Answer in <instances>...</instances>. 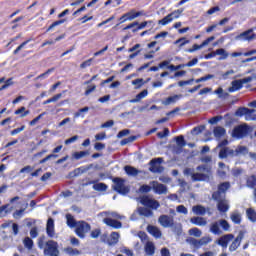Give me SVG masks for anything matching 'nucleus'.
<instances>
[{
  "label": "nucleus",
  "instance_id": "1",
  "mask_svg": "<svg viewBox=\"0 0 256 256\" xmlns=\"http://www.w3.org/2000/svg\"><path fill=\"white\" fill-rule=\"evenodd\" d=\"M45 235L38 238L37 245L40 249H43V253L46 256H59V243L55 240H48L45 242Z\"/></svg>",
  "mask_w": 256,
  "mask_h": 256
},
{
  "label": "nucleus",
  "instance_id": "2",
  "mask_svg": "<svg viewBox=\"0 0 256 256\" xmlns=\"http://www.w3.org/2000/svg\"><path fill=\"white\" fill-rule=\"evenodd\" d=\"M197 171L206 173H193L192 174V181H208L209 177H211V166H208L207 164H202L196 167Z\"/></svg>",
  "mask_w": 256,
  "mask_h": 256
},
{
  "label": "nucleus",
  "instance_id": "3",
  "mask_svg": "<svg viewBox=\"0 0 256 256\" xmlns=\"http://www.w3.org/2000/svg\"><path fill=\"white\" fill-rule=\"evenodd\" d=\"M114 185H112L113 191L119 193V195H127L129 193V187L125 186V179L115 177L112 179Z\"/></svg>",
  "mask_w": 256,
  "mask_h": 256
},
{
  "label": "nucleus",
  "instance_id": "4",
  "mask_svg": "<svg viewBox=\"0 0 256 256\" xmlns=\"http://www.w3.org/2000/svg\"><path fill=\"white\" fill-rule=\"evenodd\" d=\"M91 231V224L85 222L84 220L78 221V224L75 228V234L80 239H85V235Z\"/></svg>",
  "mask_w": 256,
  "mask_h": 256
},
{
  "label": "nucleus",
  "instance_id": "5",
  "mask_svg": "<svg viewBox=\"0 0 256 256\" xmlns=\"http://www.w3.org/2000/svg\"><path fill=\"white\" fill-rule=\"evenodd\" d=\"M140 203L141 205H143L144 207H147L151 211H157V209L161 207V203H159V201L153 198H150L147 195L140 197Z\"/></svg>",
  "mask_w": 256,
  "mask_h": 256
},
{
  "label": "nucleus",
  "instance_id": "6",
  "mask_svg": "<svg viewBox=\"0 0 256 256\" xmlns=\"http://www.w3.org/2000/svg\"><path fill=\"white\" fill-rule=\"evenodd\" d=\"M253 81L252 76H248L243 79L234 80L231 82V87L228 88L229 93H235V91H241L245 83H251Z\"/></svg>",
  "mask_w": 256,
  "mask_h": 256
},
{
  "label": "nucleus",
  "instance_id": "7",
  "mask_svg": "<svg viewBox=\"0 0 256 256\" xmlns=\"http://www.w3.org/2000/svg\"><path fill=\"white\" fill-rule=\"evenodd\" d=\"M247 135H249V125L247 124L238 125L232 130V137L234 139H243Z\"/></svg>",
  "mask_w": 256,
  "mask_h": 256
},
{
  "label": "nucleus",
  "instance_id": "8",
  "mask_svg": "<svg viewBox=\"0 0 256 256\" xmlns=\"http://www.w3.org/2000/svg\"><path fill=\"white\" fill-rule=\"evenodd\" d=\"M153 24L152 20L144 21L139 24V22L135 21L130 24H128L126 27L122 29V31H127L129 29H132V33H137V31H141V29H145L148 25Z\"/></svg>",
  "mask_w": 256,
  "mask_h": 256
},
{
  "label": "nucleus",
  "instance_id": "9",
  "mask_svg": "<svg viewBox=\"0 0 256 256\" xmlns=\"http://www.w3.org/2000/svg\"><path fill=\"white\" fill-rule=\"evenodd\" d=\"M161 163H163V158H154L149 162V171L151 173H163L164 168L161 166Z\"/></svg>",
  "mask_w": 256,
  "mask_h": 256
},
{
  "label": "nucleus",
  "instance_id": "10",
  "mask_svg": "<svg viewBox=\"0 0 256 256\" xmlns=\"http://www.w3.org/2000/svg\"><path fill=\"white\" fill-rule=\"evenodd\" d=\"M231 188V183L222 182L218 185V191L212 194V197L215 201L221 199V193H227L228 189Z\"/></svg>",
  "mask_w": 256,
  "mask_h": 256
},
{
  "label": "nucleus",
  "instance_id": "11",
  "mask_svg": "<svg viewBox=\"0 0 256 256\" xmlns=\"http://www.w3.org/2000/svg\"><path fill=\"white\" fill-rule=\"evenodd\" d=\"M236 39H241L242 41H248V42H251V41H255L256 39V34L255 32H253V28H250L242 33H240Z\"/></svg>",
  "mask_w": 256,
  "mask_h": 256
},
{
  "label": "nucleus",
  "instance_id": "12",
  "mask_svg": "<svg viewBox=\"0 0 256 256\" xmlns=\"http://www.w3.org/2000/svg\"><path fill=\"white\" fill-rule=\"evenodd\" d=\"M233 239H235V235L225 234L217 240V244L220 245V247H222L223 249H227L229 243H231Z\"/></svg>",
  "mask_w": 256,
  "mask_h": 256
},
{
  "label": "nucleus",
  "instance_id": "13",
  "mask_svg": "<svg viewBox=\"0 0 256 256\" xmlns=\"http://www.w3.org/2000/svg\"><path fill=\"white\" fill-rule=\"evenodd\" d=\"M211 41H215V36H210L206 40H204L201 44H194L192 48L188 49V53H195V51H199V49H203V47H207Z\"/></svg>",
  "mask_w": 256,
  "mask_h": 256
},
{
  "label": "nucleus",
  "instance_id": "14",
  "mask_svg": "<svg viewBox=\"0 0 256 256\" xmlns=\"http://www.w3.org/2000/svg\"><path fill=\"white\" fill-rule=\"evenodd\" d=\"M177 13H179V10H175L171 12L170 14L165 16L163 19L159 20L158 25H162V26L169 25V23H171L173 19H179V15H177Z\"/></svg>",
  "mask_w": 256,
  "mask_h": 256
},
{
  "label": "nucleus",
  "instance_id": "15",
  "mask_svg": "<svg viewBox=\"0 0 256 256\" xmlns=\"http://www.w3.org/2000/svg\"><path fill=\"white\" fill-rule=\"evenodd\" d=\"M152 189L154 193L157 195H165L167 194V186L165 184H161L157 181L152 182Z\"/></svg>",
  "mask_w": 256,
  "mask_h": 256
},
{
  "label": "nucleus",
  "instance_id": "16",
  "mask_svg": "<svg viewBox=\"0 0 256 256\" xmlns=\"http://www.w3.org/2000/svg\"><path fill=\"white\" fill-rule=\"evenodd\" d=\"M46 233L50 239L55 237V220H53V218H48L47 220Z\"/></svg>",
  "mask_w": 256,
  "mask_h": 256
},
{
  "label": "nucleus",
  "instance_id": "17",
  "mask_svg": "<svg viewBox=\"0 0 256 256\" xmlns=\"http://www.w3.org/2000/svg\"><path fill=\"white\" fill-rule=\"evenodd\" d=\"M104 223L108 227H112V229H121L123 227V224L121 221L113 219V218H104Z\"/></svg>",
  "mask_w": 256,
  "mask_h": 256
},
{
  "label": "nucleus",
  "instance_id": "18",
  "mask_svg": "<svg viewBox=\"0 0 256 256\" xmlns=\"http://www.w3.org/2000/svg\"><path fill=\"white\" fill-rule=\"evenodd\" d=\"M253 113H255V109H249L246 107H239L234 115L235 117H243L244 115L249 116V115H253Z\"/></svg>",
  "mask_w": 256,
  "mask_h": 256
},
{
  "label": "nucleus",
  "instance_id": "19",
  "mask_svg": "<svg viewBox=\"0 0 256 256\" xmlns=\"http://www.w3.org/2000/svg\"><path fill=\"white\" fill-rule=\"evenodd\" d=\"M158 221L162 227H173V218H171L169 215H161L158 218Z\"/></svg>",
  "mask_w": 256,
  "mask_h": 256
},
{
  "label": "nucleus",
  "instance_id": "20",
  "mask_svg": "<svg viewBox=\"0 0 256 256\" xmlns=\"http://www.w3.org/2000/svg\"><path fill=\"white\" fill-rule=\"evenodd\" d=\"M241 241H243V234H239L234 241L229 246V251L233 253V251H237L239 247L241 246Z\"/></svg>",
  "mask_w": 256,
  "mask_h": 256
},
{
  "label": "nucleus",
  "instance_id": "21",
  "mask_svg": "<svg viewBox=\"0 0 256 256\" xmlns=\"http://www.w3.org/2000/svg\"><path fill=\"white\" fill-rule=\"evenodd\" d=\"M147 231L152 237H155V239H161V230L157 228V226L148 225Z\"/></svg>",
  "mask_w": 256,
  "mask_h": 256
},
{
  "label": "nucleus",
  "instance_id": "22",
  "mask_svg": "<svg viewBox=\"0 0 256 256\" xmlns=\"http://www.w3.org/2000/svg\"><path fill=\"white\" fill-rule=\"evenodd\" d=\"M217 209L220 213H227L229 211V204H227L226 200L218 198Z\"/></svg>",
  "mask_w": 256,
  "mask_h": 256
},
{
  "label": "nucleus",
  "instance_id": "23",
  "mask_svg": "<svg viewBox=\"0 0 256 256\" xmlns=\"http://www.w3.org/2000/svg\"><path fill=\"white\" fill-rule=\"evenodd\" d=\"M143 12L130 10L129 12L125 13L124 16L126 17V21H133V19H137V17H141Z\"/></svg>",
  "mask_w": 256,
  "mask_h": 256
},
{
  "label": "nucleus",
  "instance_id": "24",
  "mask_svg": "<svg viewBox=\"0 0 256 256\" xmlns=\"http://www.w3.org/2000/svg\"><path fill=\"white\" fill-rule=\"evenodd\" d=\"M213 133L216 139H221V137H225L227 135V130L221 126H217L214 128Z\"/></svg>",
  "mask_w": 256,
  "mask_h": 256
},
{
  "label": "nucleus",
  "instance_id": "25",
  "mask_svg": "<svg viewBox=\"0 0 256 256\" xmlns=\"http://www.w3.org/2000/svg\"><path fill=\"white\" fill-rule=\"evenodd\" d=\"M190 222L193 225H198V227H203V226L207 225V220L205 218L199 217V216L192 217L190 219Z\"/></svg>",
  "mask_w": 256,
  "mask_h": 256
},
{
  "label": "nucleus",
  "instance_id": "26",
  "mask_svg": "<svg viewBox=\"0 0 256 256\" xmlns=\"http://www.w3.org/2000/svg\"><path fill=\"white\" fill-rule=\"evenodd\" d=\"M138 215L141 217H153V210L150 208L145 207H139L138 208Z\"/></svg>",
  "mask_w": 256,
  "mask_h": 256
},
{
  "label": "nucleus",
  "instance_id": "27",
  "mask_svg": "<svg viewBox=\"0 0 256 256\" xmlns=\"http://www.w3.org/2000/svg\"><path fill=\"white\" fill-rule=\"evenodd\" d=\"M124 171L131 177H137V175H139V173H141V171H139L137 168H135L133 166H129V165H126L124 167Z\"/></svg>",
  "mask_w": 256,
  "mask_h": 256
},
{
  "label": "nucleus",
  "instance_id": "28",
  "mask_svg": "<svg viewBox=\"0 0 256 256\" xmlns=\"http://www.w3.org/2000/svg\"><path fill=\"white\" fill-rule=\"evenodd\" d=\"M79 222L75 220L73 215L66 214V224L70 227V229L76 228Z\"/></svg>",
  "mask_w": 256,
  "mask_h": 256
},
{
  "label": "nucleus",
  "instance_id": "29",
  "mask_svg": "<svg viewBox=\"0 0 256 256\" xmlns=\"http://www.w3.org/2000/svg\"><path fill=\"white\" fill-rule=\"evenodd\" d=\"M246 217L251 221V223H256V211L253 208H248L246 210Z\"/></svg>",
  "mask_w": 256,
  "mask_h": 256
},
{
  "label": "nucleus",
  "instance_id": "30",
  "mask_svg": "<svg viewBox=\"0 0 256 256\" xmlns=\"http://www.w3.org/2000/svg\"><path fill=\"white\" fill-rule=\"evenodd\" d=\"M192 211L195 215H205L207 213V209L202 205L193 206Z\"/></svg>",
  "mask_w": 256,
  "mask_h": 256
},
{
  "label": "nucleus",
  "instance_id": "31",
  "mask_svg": "<svg viewBox=\"0 0 256 256\" xmlns=\"http://www.w3.org/2000/svg\"><path fill=\"white\" fill-rule=\"evenodd\" d=\"M210 233H213V235H221V228L219 222H213L210 225Z\"/></svg>",
  "mask_w": 256,
  "mask_h": 256
},
{
  "label": "nucleus",
  "instance_id": "32",
  "mask_svg": "<svg viewBox=\"0 0 256 256\" xmlns=\"http://www.w3.org/2000/svg\"><path fill=\"white\" fill-rule=\"evenodd\" d=\"M146 255H155V244L153 242H147L145 245Z\"/></svg>",
  "mask_w": 256,
  "mask_h": 256
},
{
  "label": "nucleus",
  "instance_id": "33",
  "mask_svg": "<svg viewBox=\"0 0 256 256\" xmlns=\"http://www.w3.org/2000/svg\"><path fill=\"white\" fill-rule=\"evenodd\" d=\"M148 91L147 90H143L140 93H138L135 97V99H131L130 103H139V101H141V99H145V96L148 95Z\"/></svg>",
  "mask_w": 256,
  "mask_h": 256
},
{
  "label": "nucleus",
  "instance_id": "34",
  "mask_svg": "<svg viewBox=\"0 0 256 256\" xmlns=\"http://www.w3.org/2000/svg\"><path fill=\"white\" fill-rule=\"evenodd\" d=\"M246 185L250 189H255L256 187V175H251L246 180Z\"/></svg>",
  "mask_w": 256,
  "mask_h": 256
},
{
  "label": "nucleus",
  "instance_id": "35",
  "mask_svg": "<svg viewBox=\"0 0 256 256\" xmlns=\"http://www.w3.org/2000/svg\"><path fill=\"white\" fill-rule=\"evenodd\" d=\"M119 243V232H112L110 234V240L108 244L110 245H117Z\"/></svg>",
  "mask_w": 256,
  "mask_h": 256
},
{
  "label": "nucleus",
  "instance_id": "36",
  "mask_svg": "<svg viewBox=\"0 0 256 256\" xmlns=\"http://www.w3.org/2000/svg\"><path fill=\"white\" fill-rule=\"evenodd\" d=\"M92 189H94V191H106L107 189H109V186H107V184L100 182V183H95L92 186Z\"/></svg>",
  "mask_w": 256,
  "mask_h": 256
},
{
  "label": "nucleus",
  "instance_id": "37",
  "mask_svg": "<svg viewBox=\"0 0 256 256\" xmlns=\"http://www.w3.org/2000/svg\"><path fill=\"white\" fill-rule=\"evenodd\" d=\"M183 94H176L174 96H169L168 98H166V105H171V103H177V101H179V99H182Z\"/></svg>",
  "mask_w": 256,
  "mask_h": 256
},
{
  "label": "nucleus",
  "instance_id": "38",
  "mask_svg": "<svg viewBox=\"0 0 256 256\" xmlns=\"http://www.w3.org/2000/svg\"><path fill=\"white\" fill-rule=\"evenodd\" d=\"M31 41H33V38H29L26 41L22 42L14 51H13V55H19V51H21V49H25V46L29 43H31Z\"/></svg>",
  "mask_w": 256,
  "mask_h": 256
},
{
  "label": "nucleus",
  "instance_id": "39",
  "mask_svg": "<svg viewBox=\"0 0 256 256\" xmlns=\"http://www.w3.org/2000/svg\"><path fill=\"white\" fill-rule=\"evenodd\" d=\"M30 111L26 110L24 106L20 107L19 109L15 110L14 114L15 115H20L21 118L27 117L29 115Z\"/></svg>",
  "mask_w": 256,
  "mask_h": 256
},
{
  "label": "nucleus",
  "instance_id": "40",
  "mask_svg": "<svg viewBox=\"0 0 256 256\" xmlns=\"http://www.w3.org/2000/svg\"><path fill=\"white\" fill-rule=\"evenodd\" d=\"M230 219L231 221L235 224V225H241V214L239 213H232L230 215Z\"/></svg>",
  "mask_w": 256,
  "mask_h": 256
},
{
  "label": "nucleus",
  "instance_id": "41",
  "mask_svg": "<svg viewBox=\"0 0 256 256\" xmlns=\"http://www.w3.org/2000/svg\"><path fill=\"white\" fill-rule=\"evenodd\" d=\"M65 19H60L57 20L55 22H53L46 30L47 33H49V31H52L53 29H55V27H59V25H63V23H65Z\"/></svg>",
  "mask_w": 256,
  "mask_h": 256
},
{
  "label": "nucleus",
  "instance_id": "42",
  "mask_svg": "<svg viewBox=\"0 0 256 256\" xmlns=\"http://www.w3.org/2000/svg\"><path fill=\"white\" fill-rule=\"evenodd\" d=\"M63 97V94L59 93L54 95L52 98L47 99L46 101L43 102V105H49V103H55V101H59Z\"/></svg>",
  "mask_w": 256,
  "mask_h": 256
},
{
  "label": "nucleus",
  "instance_id": "43",
  "mask_svg": "<svg viewBox=\"0 0 256 256\" xmlns=\"http://www.w3.org/2000/svg\"><path fill=\"white\" fill-rule=\"evenodd\" d=\"M66 253L68 255H71V256H75V255H81V251H79L77 248H73V247H67L65 249Z\"/></svg>",
  "mask_w": 256,
  "mask_h": 256
},
{
  "label": "nucleus",
  "instance_id": "44",
  "mask_svg": "<svg viewBox=\"0 0 256 256\" xmlns=\"http://www.w3.org/2000/svg\"><path fill=\"white\" fill-rule=\"evenodd\" d=\"M227 157H229V147H223L219 151V158L220 159H227Z\"/></svg>",
  "mask_w": 256,
  "mask_h": 256
},
{
  "label": "nucleus",
  "instance_id": "45",
  "mask_svg": "<svg viewBox=\"0 0 256 256\" xmlns=\"http://www.w3.org/2000/svg\"><path fill=\"white\" fill-rule=\"evenodd\" d=\"M89 155V151H80V152H75L73 154L74 159L79 160L83 159V157H87Z\"/></svg>",
  "mask_w": 256,
  "mask_h": 256
},
{
  "label": "nucleus",
  "instance_id": "46",
  "mask_svg": "<svg viewBox=\"0 0 256 256\" xmlns=\"http://www.w3.org/2000/svg\"><path fill=\"white\" fill-rule=\"evenodd\" d=\"M187 44H189V40L185 37L179 38L174 42V45H179V47H185Z\"/></svg>",
  "mask_w": 256,
  "mask_h": 256
},
{
  "label": "nucleus",
  "instance_id": "47",
  "mask_svg": "<svg viewBox=\"0 0 256 256\" xmlns=\"http://www.w3.org/2000/svg\"><path fill=\"white\" fill-rule=\"evenodd\" d=\"M95 183H99V179L89 180V178H84L82 180V187H88V185H95Z\"/></svg>",
  "mask_w": 256,
  "mask_h": 256
},
{
  "label": "nucleus",
  "instance_id": "48",
  "mask_svg": "<svg viewBox=\"0 0 256 256\" xmlns=\"http://www.w3.org/2000/svg\"><path fill=\"white\" fill-rule=\"evenodd\" d=\"M224 119H225V125H227V126H231V125H233V123H235V119L229 113H227L224 116Z\"/></svg>",
  "mask_w": 256,
  "mask_h": 256
},
{
  "label": "nucleus",
  "instance_id": "49",
  "mask_svg": "<svg viewBox=\"0 0 256 256\" xmlns=\"http://www.w3.org/2000/svg\"><path fill=\"white\" fill-rule=\"evenodd\" d=\"M216 55H221L222 57H220V59H227V57H229V53H227V51H225L223 48L217 49Z\"/></svg>",
  "mask_w": 256,
  "mask_h": 256
},
{
  "label": "nucleus",
  "instance_id": "50",
  "mask_svg": "<svg viewBox=\"0 0 256 256\" xmlns=\"http://www.w3.org/2000/svg\"><path fill=\"white\" fill-rule=\"evenodd\" d=\"M176 143L179 145V147H185L187 145V142H185V137L183 135L176 137Z\"/></svg>",
  "mask_w": 256,
  "mask_h": 256
},
{
  "label": "nucleus",
  "instance_id": "51",
  "mask_svg": "<svg viewBox=\"0 0 256 256\" xmlns=\"http://www.w3.org/2000/svg\"><path fill=\"white\" fill-rule=\"evenodd\" d=\"M214 77L215 75L213 74H207L206 76L196 79L195 83H203V81H209V79H213Z\"/></svg>",
  "mask_w": 256,
  "mask_h": 256
},
{
  "label": "nucleus",
  "instance_id": "52",
  "mask_svg": "<svg viewBox=\"0 0 256 256\" xmlns=\"http://www.w3.org/2000/svg\"><path fill=\"white\" fill-rule=\"evenodd\" d=\"M223 118L224 117L221 115L214 116L209 119L208 123H210V125H215L216 123H219V121H222Z\"/></svg>",
  "mask_w": 256,
  "mask_h": 256
},
{
  "label": "nucleus",
  "instance_id": "53",
  "mask_svg": "<svg viewBox=\"0 0 256 256\" xmlns=\"http://www.w3.org/2000/svg\"><path fill=\"white\" fill-rule=\"evenodd\" d=\"M57 157H59V155H57V154H49L48 156H46L45 158L40 160L39 164L43 165V163H47V161H49V159H57Z\"/></svg>",
  "mask_w": 256,
  "mask_h": 256
},
{
  "label": "nucleus",
  "instance_id": "54",
  "mask_svg": "<svg viewBox=\"0 0 256 256\" xmlns=\"http://www.w3.org/2000/svg\"><path fill=\"white\" fill-rule=\"evenodd\" d=\"M218 224L220 225V227H222L223 231H229V228L231 227L227 220H220Z\"/></svg>",
  "mask_w": 256,
  "mask_h": 256
},
{
  "label": "nucleus",
  "instance_id": "55",
  "mask_svg": "<svg viewBox=\"0 0 256 256\" xmlns=\"http://www.w3.org/2000/svg\"><path fill=\"white\" fill-rule=\"evenodd\" d=\"M24 246L26 247V249H33V239L26 237L24 239Z\"/></svg>",
  "mask_w": 256,
  "mask_h": 256
},
{
  "label": "nucleus",
  "instance_id": "56",
  "mask_svg": "<svg viewBox=\"0 0 256 256\" xmlns=\"http://www.w3.org/2000/svg\"><path fill=\"white\" fill-rule=\"evenodd\" d=\"M153 189V187H151L150 185H147V184H143L139 191L140 193H150V191Z\"/></svg>",
  "mask_w": 256,
  "mask_h": 256
},
{
  "label": "nucleus",
  "instance_id": "57",
  "mask_svg": "<svg viewBox=\"0 0 256 256\" xmlns=\"http://www.w3.org/2000/svg\"><path fill=\"white\" fill-rule=\"evenodd\" d=\"M92 63H93V58H90L80 64V69H87V67H91Z\"/></svg>",
  "mask_w": 256,
  "mask_h": 256
},
{
  "label": "nucleus",
  "instance_id": "58",
  "mask_svg": "<svg viewBox=\"0 0 256 256\" xmlns=\"http://www.w3.org/2000/svg\"><path fill=\"white\" fill-rule=\"evenodd\" d=\"M45 115V112L41 113L40 115H38L36 118H34L32 121L29 122V125L31 127H33V125H37V123L43 118V116Z\"/></svg>",
  "mask_w": 256,
  "mask_h": 256
},
{
  "label": "nucleus",
  "instance_id": "59",
  "mask_svg": "<svg viewBox=\"0 0 256 256\" xmlns=\"http://www.w3.org/2000/svg\"><path fill=\"white\" fill-rule=\"evenodd\" d=\"M176 211L177 213H182V215H187V213H189V211L187 210V207H185L184 205L177 206Z\"/></svg>",
  "mask_w": 256,
  "mask_h": 256
},
{
  "label": "nucleus",
  "instance_id": "60",
  "mask_svg": "<svg viewBox=\"0 0 256 256\" xmlns=\"http://www.w3.org/2000/svg\"><path fill=\"white\" fill-rule=\"evenodd\" d=\"M101 235V229L97 228L90 233L91 239H97Z\"/></svg>",
  "mask_w": 256,
  "mask_h": 256
},
{
  "label": "nucleus",
  "instance_id": "61",
  "mask_svg": "<svg viewBox=\"0 0 256 256\" xmlns=\"http://www.w3.org/2000/svg\"><path fill=\"white\" fill-rule=\"evenodd\" d=\"M190 235H193L194 237H200L201 236V230L199 228H192L189 230Z\"/></svg>",
  "mask_w": 256,
  "mask_h": 256
},
{
  "label": "nucleus",
  "instance_id": "62",
  "mask_svg": "<svg viewBox=\"0 0 256 256\" xmlns=\"http://www.w3.org/2000/svg\"><path fill=\"white\" fill-rule=\"evenodd\" d=\"M95 89H97L96 85H90L87 87V89L84 92V95L87 97L89 95H91V93H93V91H95Z\"/></svg>",
  "mask_w": 256,
  "mask_h": 256
},
{
  "label": "nucleus",
  "instance_id": "63",
  "mask_svg": "<svg viewBox=\"0 0 256 256\" xmlns=\"http://www.w3.org/2000/svg\"><path fill=\"white\" fill-rule=\"evenodd\" d=\"M167 135H169V128H164L162 132L157 133V137H159V139H163L167 137Z\"/></svg>",
  "mask_w": 256,
  "mask_h": 256
},
{
  "label": "nucleus",
  "instance_id": "64",
  "mask_svg": "<svg viewBox=\"0 0 256 256\" xmlns=\"http://www.w3.org/2000/svg\"><path fill=\"white\" fill-rule=\"evenodd\" d=\"M190 245H193L194 247H197V248L202 247L201 240H197L195 238L190 239Z\"/></svg>",
  "mask_w": 256,
  "mask_h": 256
}]
</instances>
